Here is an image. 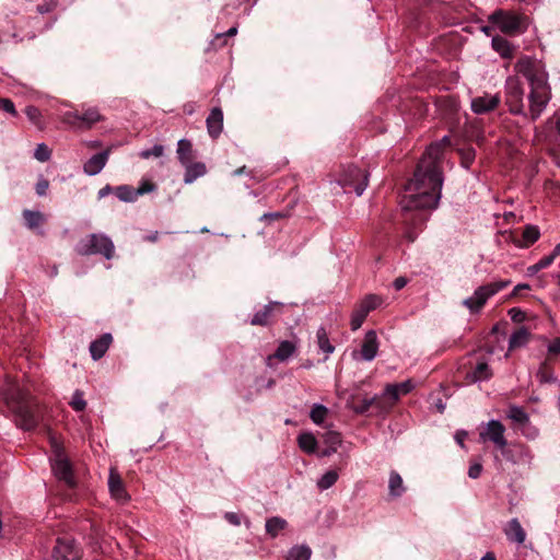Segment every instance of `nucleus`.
Returning <instances> with one entry per match:
<instances>
[{
	"label": "nucleus",
	"instance_id": "nucleus-51",
	"mask_svg": "<svg viewBox=\"0 0 560 560\" xmlns=\"http://www.w3.org/2000/svg\"><path fill=\"white\" fill-rule=\"evenodd\" d=\"M481 471H482L481 464L475 463L469 466L468 476L472 479H477L481 475Z\"/></svg>",
	"mask_w": 560,
	"mask_h": 560
},
{
	"label": "nucleus",
	"instance_id": "nucleus-30",
	"mask_svg": "<svg viewBox=\"0 0 560 560\" xmlns=\"http://www.w3.org/2000/svg\"><path fill=\"white\" fill-rule=\"evenodd\" d=\"M388 490L394 498H398L405 492L402 478L397 471H392L389 475Z\"/></svg>",
	"mask_w": 560,
	"mask_h": 560
},
{
	"label": "nucleus",
	"instance_id": "nucleus-6",
	"mask_svg": "<svg viewBox=\"0 0 560 560\" xmlns=\"http://www.w3.org/2000/svg\"><path fill=\"white\" fill-rule=\"evenodd\" d=\"M338 184L345 191H354L361 196L368 187L369 174L354 165L347 166L338 178Z\"/></svg>",
	"mask_w": 560,
	"mask_h": 560
},
{
	"label": "nucleus",
	"instance_id": "nucleus-22",
	"mask_svg": "<svg viewBox=\"0 0 560 560\" xmlns=\"http://www.w3.org/2000/svg\"><path fill=\"white\" fill-rule=\"evenodd\" d=\"M112 341L113 337L110 334H103L100 338L92 341L90 345V353L92 359L96 361L103 358Z\"/></svg>",
	"mask_w": 560,
	"mask_h": 560
},
{
	"label": "nucleus",
	"instance_id": "nucleus-12",
	"mask_svg": "<svg viewBox=\"0 0 560 560\" xmlns=\"http://www.w3.org/2000/svg\"><path fill=\"white\" fill-rule=\"evenodd\" d=\"M81 556V548L72 538L61 537L57 539L52 551L55 560H80Z\"/></svg>",
	"mask_w": 560,
	"mask_h": 560
},
{
	"label": "nucleus",
	"instance_id": "nucleus-50",
	"mask_svg": "<svg viewBox=\"0 0 560 560\" xmlns=\"http://www.w3.org/2000/svg\"><path fill=\"white\" fill-rule=\"evenodd\" d=\"M522 434L527 439H535L538 436V430L529 423V427L522 425Z\"/></svg>",
	"mask_w": 560,
	"mask_h": 560
},
{
	"label": "nucleus",
	"instance_id": "nucleus-44",
	"mask_svg": "<svg viewBox=\"0 0 560 560\" xmlns=\"http://www.w3.org/2000/svg\"><path fill=\"white\" fill-rule=\"evenodd\" d=\"M163 152H164V147L161 145V144H155L153 145V148L151 149H145V150H142L140 153H139V156L141 159H150L151 156H154V158H160L163 155Z\"/></svg>",
	"mask_w": 560,
	"mask_h": 560
},
{
	"label": "nucleus",
	"instance_id": "nucleus-19",
	"mask_svg": "<svg viewBox=\"0 0 560 560\" xmlns=\"http://www.w3.org/2000/svg\"><path fill=\"white\" fill-rule=\"evenodd\" d=\"M281 310V304L278 302H271L264 306L262 310L256 312L250 319V324L254 326H268L271 323V317L276 311Z\"/></svg>",
	"mask_w": 560,
	"mask_h": 560
},
{
	"label": "nucleus",
	"instance_id": "nucleus-56",
	"mask_svg": "<svg viewBox=\"0 0 560 560\" xmlns=\"http://www.w3.org/2000/svg\"><path fill=\"white\" fill-rule=\"evenodd\" d=\"M553 260L555 259L550 255L545 256L537 261L538 268H541V270H542V269L549 267L553 262Z\"/></svg>",
	"mask_w": 560,
	"mask_h": 560
},
{
	"label": "nucleus",
	"instance_id": "nucleus-61",
	"mask_svg": "<svg viewBox=\"0 0 560 560\" xmlns=\"http://www.w3.org/2000/svg\"><path fill=\"white\" fill-rule=\"evenodd\" d=\"M522 290H529V285L526 283L517 284L513 290V294L517 295Z\"/></svg>",
	"mask_w": 560,
	"mask_h": 560
},
{
	"label": "nucleus",
	"instance_id": "nucleus-31",
	"mask_svg": "<svg viewBox=\"0 0 560 560\" xmlns=\"http://www.w3.org/2000/svg\"><path fill=\"white\" fill-rule=\"evenodd\" d=\"M287 525L288 523L284 518L273 516L266 521V532L270 537L275 538Z\"/></svg>",
	"mask_w": 560,
	"mask_h": 560
},
{
	"label": "nucleus",
	"instance_id": "nucleus-7",
	"mask_svg": "<svg viewBox=\"0 0 560 560\" xmlns=\"http://www.w3.org/2000/svg\"><path fill=\"white\" fill-rule=\"evenodd\" d=\"M490 20L495 23L504 34L523 33L528 26V19L525 15L501 10L493 12Z\"/></svg>",
	"mask_w": 560,
	"mask_h": 560
},
{
	"label": "nucleus",
	"instance_id": "nucleus-45",
	"mask_svg": "<svg viewBox=\"0 0 560 560\" xmlns=\"http://www.w3.org/2000/svg\"><path fill=\"white\" fill-rule=\"evenodd\" d=\"M537 377L541 383H550L555 381V377L549 371L546 362L541 363L539 370L537 371Z\"/></svg>",
	"mask_w": 560,
	"mask_h": 560
},
{
	"label": "nucleus",
	"instance_id": "nucleus-40",
	"mask_svg": "<svg viewBox=\"0 0 560 560\" xmlns=\"http://www.w3.org/2000/svg\"><path fill=\"white\" fill-rule=\"evenodd\" d=\"M25 115L36 127H38L39 129L43 128L42 113L37 107L27 106L25 108Z\"/></svg>",
	"mask_w": 560,
	"mask_h": 560
},
{
	"label": "nucleus",
	"instance_id": "nucleus-25",
	"mask_svg": "<svg viewBox=\"0 0 560 560\" xmlns=\"http://www.w3.org/2000/svg\"><path fill=\"white\" fill-rule=\"evenodd\" d=\"M296 351V345L292 341L284 340L281 341L272 355V358L279 360V361H285L288 360L293 353ZM271 357H269V360Z\"/></svg>",
	"mask_w": 560,
	"mask_h": 560
},
{
	"label": "nucleus",
	"instance_id": "nucleus-17",
	"mask_svg": "<svg viewBox=\"0 0 560 560\" xmlns=\"http://www.w3.org/2000/svg\"><path fill=\"white\" fill-rule=\"evenodd\" d=\"M110 154V149H106L92 155L84 164L83 172L89 176H95L105 167Z\"/></svg>",
	"mask_w": 560,
	"mask_h": 560
},
{
	"label": "nucleus",
	"instance_id": "nucleus-37",
	"mask_svg": "<svg viewBox=\"0 0 560 560\" xmlns=\"http://www.w3.org/2000/svg\"><path fill=\"white\" fill-rule=\"evenodd\" d=\"M23 218L28 229H35L44 222V215L39 211L24 210Z\"/></svg>",
	"mask_w": 560,
	"mask_h": 560
},
{
	"label": "nucleus",
	"instance_id": "nucleus-52",
	"mask_svg": "<svg viewBox=\"0 0 560 560\" xmlns=\"http://www.w3.org/2000/svg\"><path fill=\"white\" fill-rule=\"evenodd\" d=\"M548 352H549V354H552V355H556V354H559V353H560V337H559V338L553 339V340L548 345Z\"/></svg>",
	"mask_w": 560,
	"mask_h": 560
},
{
	"label": "nucleus",
	"instance_id": "nucleus-39",
	"mask_svg": "<svg viewBox=\"0 0 560 560\" xmlns=\"http://www.w3.org/2000/svg\"><path fill=\"white\" fill-rule=\"evenodd\" d=\"M328 415V409L320 404H315L310 412V418L315 424H322Z\"/></svg>",
	"mask_w": 560,
	"mask_h": 560
},
{
	"label": "nucleus",
	"instance_id": "nucleus-29",
	"mask_svg": "<svg viewBox=\"0 0 560 560\" xmlns=\"http://www.w3.org/2000/svg\"><path fill=\"white\" fill-rule=\"evenodd\" d=\"M508 418L511 419L513 422L525 427H529V416L528 413L518 406H510L508 411Z\"/></svg>",
	"mask_w": 560,
	"mask_h": 560
},
{
	"label": "nucleus",
	"instance_id": "nucleus-26",
	"mask_svg": "<svg viewBox=\"0 0 560 560\" xmlns=\"http://www.w3.org/2000/svg\"><path fill=\"white\" fill-rule=\"evenodd\" d=\"M178 160L183 165H187L192 161V145L189 140L180 139L177 143Z\"/></svg>",
	"mask_w": 560,
	"mask_h": 560
},
{
	"label": "nucleus",
	"instance_id": "nucleus-15",
	"mask_svg": "<svg viewBox=\"0 0 560 560\" xmlns=\"http://www.w3.org/2000/svg\"><path fill=\"white\" fill-rule=\"evenodd\" d=\"M108 488L113 499H115L119 503H126L129 501L130 497L127 493L124 482L119 474L112 468L108 477Z\"/></svg>",
	"mask_w": 560,
	"mask_h": 560
},
{
	"label": "nucleus",
	"instance_id": "nucleus-4",
	"mask_svg": "<svg viewBox=\"0 0 560 560\" xmlns=\"http://www.w3.org/2000/svg\"><path fill=\"white\" fill-rule=\"evenodd\" d=\"M80 255L101 254L106 259H112L115 254V246L112 240L105 234H91L78 245Z\"/></svg>",
	"mask_w": 560,
	"mask_h": 560
},
{
	"label": "nucleus",
	"instance_id": "nucleus-8",
	"mask_svg": "<svg viewBox=\"0 0 560 560\" xmlns=\"http://www.w3.org/2000/svg\"><path fill=\"white\" fill-rule=\"evenodd\" d=\"M103 120L96 107H82L81 110L75 109L67 112L62 116V121L73 128L90 129L96 122Z\"/></svg>",
	"mask_w": 560,
	"mask_h": 560
},
{
	"label": "nucleus",
	"instance_id": "nucleus-53",
	"mask_svg": "<svg viewBox=\"0 0 560 560\" xmlns=\"http://www.w3.org/2000/svg\"><path fill=\"white\" fill-rule=\"evenodd\" d=\"M406 220H410V221H412V224L418 225V224H422L424 221H427L428 215L423 212H418L415 217H411V218L406 217Z\"/></svg>",
	"mask_w": 560,
	"mask_h": 560
},
{
	"label": "nucleus",
	"instance_id": "nucleus-3",
	"mask_svg": "<svg viewBox=\"0 0 560 560\" xmlns=\"http://www.w3.org/2000/svg\"><path fill=\"white\" fill-rule=\"evenodd\" d=\"M0 396L14 415V420L20 428L23 430L36 428L38 423L36 404L28 393L14 383H7L0 389Z\"/></svg>",
	"mask_w": 560,
	"mask_h": 560
},
{
	"label": "nucleus",
	"instance_id": "nucleus-63",
	"mask_svg": "<svg viewBox=\"0 0 560 560\" xmlns=\"http://www.w3.org/2000/svg\"><path fill=\"white\" fill-rule=\"evenodd\" d=\"M540 270H541V268H538V264H537V262H536V264H534V265H532V266H529V267L527 268V271H528V273H529V275L537 273V272H538V271H540Z\"/></svg>",
	"mask_w": 560,
	"mask_h": 560
},
{
	"label": "nucleus",
	"instance_id": "nucleus-59",
	"mask_svg": "<svg viewBox=\"0 0 560 560\" xmlns=\"http://www.w3.org/2000/svg\"><path fill=\"white\" fill-rule=\"evenodd\" d=\"M110 192H112V187L109 185L104 186L97 192L98 199H102V198L108 196Z\"/></svg>",
	"mask_w": 560,
	"mask_h": 560
},
{
	"label": "nucleus",
	"instance_id": "nucleus-57",
	"mask_svg": "<svg viewBox=\"0 0 560 560\" xmlns=\"http://www.w3.org/2000/svg\"><path fill=\"white\" fill-rule=\"evenodd\" d=\"M408 283V279L405 278V277H398L394 280L393 282V285L394 288L399 291L401 289H404L406 287V284Z\"/></svg>",
	"mask_w": 560,
	"mask_h": 560
},
{
	"label": "nucleus",
	"instance_id": "nucleus-32",
	"mask_svg": "<svg viewBox=\"0 0 560 560\" xmlns=\"http://www.w3.org/2000/svg\"><path fill=\"white\" fill-rule=\"evenodd\" d=\"M338 478L337 470H328L317 480L316 486L320 491L327 490L337 482Z\"/></svg>",
	"mask_w": 560,
	"mask_h": 560
},
{
	"label": "nucleus",
	"instance_id": "nucleus-34",
	"mask_svg": "<svg viewBox=\"0 0 560 560\" xmlns=\"http://www.w3.org/2000/svg\"><path fill=\"white\" fill-rule=\"evenodd\" d=\"M115 194L117 198L124 202H133L138 198L136 189L128 185L116 187Z\"/></svg>",
	"mask_w": 560,
	"mask_h": 560
},
{
	"label": "nucleus",
	"instance_id": "nucleus-36",
	"mask_svg": "<svg viewBox=\"0 0 560 560\" xmlns=\"http://www.w3.org/2000/svg\"><path fill=\"white\" fill-rule=\"evenodd\" d=\"M312 551L307 546H295L290 549L287 560H310Z\"/></svg>",
	"mask_w": 560,
	"mask_h": 560
},
{
	"label": "nucleus",
	"instance_id": "nucleus-13",
	"mask_svg": "<svg viewBox=\"0 0 560 560\" xmlns=\"http://www.w3.org/2000/svg\"><path fill=\"white\" fill-rule=\"evenodd\" d=\"M415 388L411 380L401 383L387 384L382 393L388 410L399 400L400 396L409 394Z\"/></svg>",
	"mask_w": 560,
	"mask_h": 560
},
{
	"label": "nucleus",
	"instance_id": "nucleus-38",
	"mask_svg": "<svg viewBox=\"0 0 560 560\" xmlns=\"http://www.w3.org/2000/svg\"><path fill=\"white\" fill-rule=\"evenodd\" d=\"M492 373L489 365L486 362H480L476 365L471 380L474 382L486 381L491 377Z\"/></svg>",
	"mask_w": 560,
	"mask_h": 560
},
{
	"label": "nucleus",
	"instance_id": "nucleus-18",
	"mask_svg": "<svg viewBox=\"0 0 560 560\" xmlns=\"http://www.w3.org/2000/svg\"><path fill=\"white\" fill-rule=\"evenodd\" d=\"M503 533L511 542L522 545L526 540V532L517 518L510 520L503 527Z\"/></svg>",
	"mask_w": 560,
	"mask_h": 560
},
{
	"label": "nucleus",
	"instance_id": "nucleus-9",
	"mask_svg": "<svg viewBox=\"0 0 560 560\" xmlns=\"http://www.w3.org/2000/svg\"><path fill=\"white\" fill-rule=\"evenodd\" d=\"M54 456L50 458L54 475L68 487L75 485L74 476L70 462L57 442H52Z\"/></svg>",
	"mask_w": 560,
	"mask_h": 560
},
{
	"label": "nucleus",
	"instance_id": "nucleus-49",
	"mask_svg": "<svg viewBox=\"0 0 560 560\" xmlns=\"http://www.w3.org/2000/svg\"><path fill=\"white\" fill-rule=\"evenodd\" d=\"M155 189V185L149 180H143L140 186L136 189L137 197L151 192Z\"/></svg>",
	"mask_w": 560,
	"mask_h": 560
},
{
	"label": "nucleus",
	"instance_id": "nucleus-47",
	"mask_svg": "<svg viewBox=\"0 0 560 560\" xmlns=\"http://www.w3.org/2000/svg\"><path fill=\"white\" fill-rule=\"evenodd\" d=\"M48 188H49V182L45 177L40 176L35 186L36 194L39 197H43L47 194Z\"/></svg>",
	"mask_w": 560,
	"mask_h": 560
},
{
	"label": "nucleus",
	"instance_id": "nucleus-42",
	"mask_svg": "<svg viewBox=\"0 0 560 560\" xmlns=\"http://www.w3.org/2000/svg\"><path fill=\"white\" fill-rule=\"evenodd\" d=\"M324 443L328 446L338 448L342 442L340 433L336 431H327L323 435Z\"/></svg>",
	"mask_w": 560,
	"mask_h": 560
},
{
	"label": "nucleus",
	"instance_id": "nucleus-11",
	"mask_svg": "<svg viewBox=\"0 0 560 560\" xmlns=\"http://www.w3.org/2000/svg\"><path fill=\"white\" fill-rule=\"evenodd\" d=\"M505 427L499 420L488 421L479 432L481 442H492L499 450L503 451L508 445L504 436Z\"/></svg>",
	"mask_w": 560,
	"mask_h": 560
},
{
	"label": "nucleus",
	"instance_id": "nucleus-41",
	"mask_svg": "<svg viewBox=\"0 0 560 560\" xmlns=\"http://www.w3.org/2000/svg\"><path fill=\"white\" fill-rule=\"evenodd\" d=\"M69 405L75 411H83L86 407V401L83 397V393L81 390H75L72 395Z\"/></svg>",
	"mask_w": 560,
	"mask_h": 560
},
{
	"label": "nucleus",
	"instance_id": "nucleus-46",
	"mask_svg": "<svg viewBox=\"0 0 560 560\" xmlns=\"http://www.w3.org/2000/svg\"><path fill=\"white\" fill-rule=\"evenodd\" d=\"M0 109L11 114L12 116H16V109L14 103L10 98H1L0 97Z\"/></svg>",
	"mask_w": 560,
	"mask_h": 560
},
{
	"label": "nucleus",
	"instance_id": "nucleus-60",
	"mask_svg": "<svg viewBox=\"0 0 560 560\" xmlns=\"http://www.w3.org/2000/svg\"><path fill=\"white\" fill-rule=\"evenodd\" d=\"M336 452H337L336 447L327 445V447L322 451L320 456L328 457V456H331Z\"/></svg>",
	"mask_w": 560,
	"mask_h": 560
},
{
	"label": "nucleus",
	"instance_id": "nucleus-28",
	"mask_svg": "<svg viewBox=\"0 0 560 560\" xmlns=\"http://www.w3.org/2000/svg\"><path fill=\"white\" fill-rule=\"evenodd\" d=\"M540 231L537 225H526L522 233V242L520 243V246L529 247L530 245L538 241Z\"/></svg>",
	"mask_w": 560,
	"mask_h": 560
},
{
	"label": "nucleus",
	"instance_id": "nucleus-1",
	"mask_svg": "<svg viewBox=\"0 0 560 560\" xmlns=\"http://www.w3.org/2000/svg\"><path fill=\"white\" fill-rule=\"evenodd\" d=\"M515 69L523 75L530 88L528 94V112L524 107V89L517 78L510 77L505 82V104L513 115H523L536 120L547 107L551 98V89L548 83V73L541 61L522 58Z\"/></svg>",
	"mask_w": 560,
	"mask_h": 560
},
{
	"label": "nucleus",
	"instance_id": "nucleus-24",
	"mask_svg": "<svg viewBox=\"0 0 560 560\" xmlns=\"http://www.w3.org/2000/svg\"><path fill=\"white\" fill-rule=\"evenodd\" d=\"M186 167L185 175H184V182L186 184H191L195 182L198 177L206 174V165L203 163H188L187 165H184Z\"/></svg>",
	"mask_w": 560,
	"mask_h": 560
},
{
	"label": "nucleus",
	"instance_id": "nucleus-16",
	"mask_svg": "<svg viewBox=\"0 0 560 560\" xmlns=\"http://www.w3.org/2000/svg\"><path fill=\"white\" fill-rule=\"evenodd\" d=\"M350 407L358 415H363L368 412L371 407H375L380 411H388V408L385 401L383 400L382 394L374 395L371 398H362L358 402H355L353 398L352 402L350 404Z\"/></svg>",
	"mask_w": 560,
	"mask_h": 560
},
{
	"label": "nucleus",
	"instance_id": "nucleus-10",
	"mask_svg": "<svg viewBox=\"0 0 560 560\" xmlns=\"http://www.w3.org/2000/svg\"><path fill=\"white\" fill-rule=\"evenodd\" d=\"M383 303V299L376 294H368L355 306L352 312L350 326L352 330H358L364 323L371 311H374Z\"/></svg>",
	"mask_w": 560,
	"mask_h": 560
},
{
	"label": "nucleus",
	"instance_id": "nucleus-23",
	"mask_svg": "<svg viewBox=\"0 0 560 560\" xmlns=\"http://www.w3.org/2000/svg\"><path fill=\"white\" fill-rule=\"evenodd\" d=\"M316 343L319 350L325 353V360L335 351L325 327H319L316 331Z\"/></svg>",
	"mask_w": 560,
	"mask_h": 560
},
{
	"label": "nucleus",
	"instance_id": "nucleus-20",
	"mask_svg": "<svg viewBox=\"0 0 560 560\" xmlns=\"http://www.w3.org/2000/svg\"><path fill=\"white\" fill-rule=\"evenodd\" d=\"M378 350V341L377 336L374 330H369L363 339L362 346H361V358L365 361H372Z\"/></svg>",
	"mask_w": 560,
	"mask_h": 560
},
{
	"label": "nucleus",
	"instance_id": "nucleus-64",
	"mask_svg": "<svg viewBox=\"0 0 560 560\" xmlns=\"http://www.w3.org/2000/svg\"><path fill=\"white\" fill-rule=\"evenodd\" d=\"M560 255V243L557 244L552 250V253L550 254V256L556 259L558 256Z\"/></svg>",
	"mask_w": 560,
	"mask_h": 560
},
{
	"label": "nucleus",
	"instance_id": "nucleus-21",
	"mask_svg": "<svg viewBox=\"0 0 560 560\" xmlns=\"http://www.w3.org/2000/svg\"><path fill=\"white\" fill-rule=\"evenodd\" d=\"M207 129L211 138H218L223 128V113L221 108L214 107L207 117Z\"/></svg>",
	"mask_w": 560,
	"mask_h": 560
},
{
	"label": "nucleus",
	"instance_id": "nucleus-55",
	"mask_svg": "<svg viewBox=\"0 0 560 560\" xmlns=\"http://www.w3.org/2000/svg\"><path fill=\"white\" fill-rule=\"evenodd\" d=\"M224 517L232 525L238 526L241 524V520L236 513L228 512Z\"/></svg>",
	"mask_w": 560,
	"mask_h": 560
},
{
	"label": "nucleus",
	"instance_id": "nucleus-43",
	"mask_svg": "<svg viewBox=\"0 0 560 560\" xmlns=\"http://www.w3.org/2000/svg\"><path fill=\"white\" fill-rule=\"evenodd\" d=\"M51 156V150L45 144H37L34 151V158L39 162H47Z\"/></svg>",
	"mask_w": 560,
	"mask_h": 560
},
{
	"label": "nucleus",
	"instance_id": "nucleus-2",
	"mask_svg": "<svg viewBox=\"0 0 560 560\" xmlns=\"http://www.w3.org/2000/svg\"><path fill=\"white\" fill-rule=\"evenodd\" d=\"M443 151L442 143H432L419 161L412 179L406 185L407 194L399 202L406 214L412 211L433 210L438 207L443 185L440 166Z\"/></svg>",
	"mask_w": 560,
	"mask_h": 560
},
{
	"label": "nucleus",
	"instance_id": "nucleus-35",
	"mask_svg": "<svg viewBox=\"0 0 560 560\" xmlns=\"http://www.w3.org/2000/svg\"><path fill=\"white\" fill-rule=\"evenodd\" d=\"M299 446L306 453H314L317 446V441L312 433H302L298 439Z\"/></svg>",
	"mask_w": 560,
	"mask_h": 560
},
{
	"label": "nucleus",
	"instance_id": "nucleus-33",
	"mask_svg": "<svg viewBox=\"0 0 560 560\" xmlns=\"http://www.w3.org/2000/svg\"><path fill=\"white\" fill-rule=\"evenodd\" d=\"M491 43L493 49L498 51L503 58H509L512 56V47L505 38L501 36H494Z\"/></svg>",
	"mask_w": 560,
	"mask_h": 560
},
{
	"label": "nucleus",
	"instance_id": "nucleus-27",
	"mask_svg": "<svg viewBox=\"0 0 560 560\" xmlns=\"http://www.w3.org/2000/svg\"><path fill=\"white\" fill-rule=\"evenodd\" d=\"M528 340L529 331L526 328L521 327L511 335L509 340V349L512 350L515 348L524 347Z\"/></svg>",
	"mask_w": 560,
	"mask_h": 560
},
{
	"label": "nucleus",
	"instance_id": "nucleus-48",
	"mask_svg": "<svg viewBox=\"0 0 560 560\" xmlns=\"http://www.w3.org/2000/svg\"><path fill=\"white\" fill-rule=\"evenodd\" d=\"M58 0H45L42 4L37 7V11L40 14H45L51 12L57 7Z\"/></svg>",
	"mask_w": 560,
	"mask_h": 560
},
{
	"label": "nucleus",
	"instance_id": "nucleus-62",
	"mask_svg": "<svg viewBox=\"0 0 560 560\" xmlns=\"http://www.w3.org/2000/svg\"><path fill=\"white\" fill-rule=\"evenodd\" d=\"M465 436H466L465 432H463V433L457 432L456 435H455V439H456L457 443L460 446H464V439H465Z\"/></svg>",
	"mask_w": 560,
	"mask_h": 560
},
{
	"label": "nucleus",
	"instance_id": "nucleus-5",
	"mask_svg": "<svg viewBox=\"0 0 560 560\" xmlns=\"http://www.w3.org/2000/svg\"><path fill=\"white\" fill-rule=\"evenodd\" d=\"M510 283L509 280H500L480 285L475 290L471 296L463 301V305H465L470 313H478L490 298L506 288Z\"/></svg>",
	"mask_w": 560,
	"mask_h": 560
},
{
	"label": "nucleus",
	"instance_id": "nucleus-58",
	"mask_svg": "<svg viewBox=\"0 0 560 560\" xmlns=\"http://www.w3.org/2000/svg\"><path fill=\"white\" fill-rule=\"evenodd\" d=\"M474 159H475V153H474L472 150H469L468 152H466L464 154V164H465V166L468 167L469 163H471L474 161Z\"/></svg>",
	"mask_w": 560,
	"mask_h": 560
},
{
	"label": "nucleus",
	"instance_id": "nucleus-14",
	"mask_svg": "<svg viewBox=\"0 0 560 560\" xmlns=\"http://www.w3.org/2000/svg\"><path fill=\"white\" fill-rule=\"evenodd\" d=\"M501 103L499 94H483L476 96L470 102L471 110L477 115L488 114L494 110Z\"/></svg>",
	"mask_w": 560,
	"mask_h": 560
},
{
	"label": "nucleus",
	"instance_id": "nucleus-54",
	"mask_svg": "<svg viewBox=\"0 0 560 560\" xmlns=\"http://www.w3.org/2000/svg\"><path fill=\"white\" fill-rule=\"evenodd\" d=\"M509 314L513 322H522L525 317L524 313L520 308H511Z\"/></svg>",
	"mask_w": 560,
	"mask_h": 560
}]
</instances>
